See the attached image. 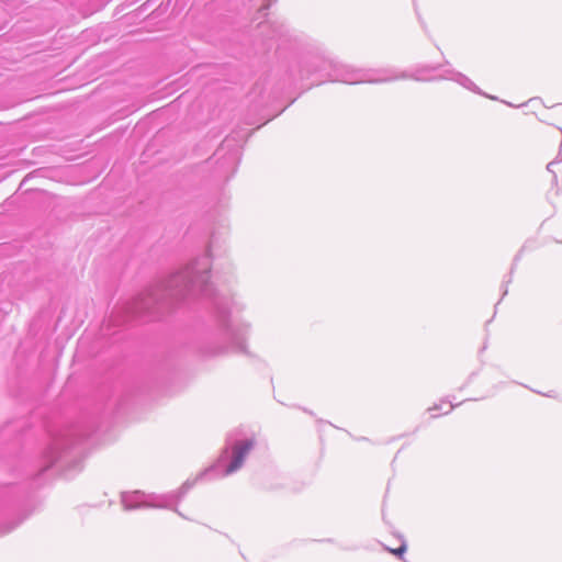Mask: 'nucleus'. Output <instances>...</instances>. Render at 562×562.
<instances>
[{
	"label": "nucleus",
	"instance_id": "obj_1",
	"mask_svg": "<svg viewBox=\"0 0 562 562\" xmlns=\"http://www.w3.org/2000/svg\"><path fill=\"white\" fill-rule=\"evenodd\" d=\"M254 446V442L251 440H247L244 442L236 443L233 448V461L226 469V474H231L238 470L245 460V457L249 453Z\"/></svg>",
	"mask_w": 562,
	"mask_h": 562
},
{
	"label": "nucleus",
	"instance_id": "obj_2",
	"mask_svg": "<svg viewBox=\"0 0 562 562\" xmlns=\"http://www.w3.org/2000/svg\"><path fill=\"white\" fill-rule=\"evenodd\" d=\"M387 550L397 557H402L403 553L406 551V546L402 543L398 548H389Z\"/></svg>",
	"mask_w": 562,
	"mask_h": 562
},
{
	"label": "nucleus",
	"instance_id": "obj_3",
	"mask_svg": "<svg viewBox=\"0 0 562 562\" xmlns=\"http://www.w3.org/2000/svg\"><path fill=\"white\" fill-rule=\"evenodd\" d=\"M145 295H146V292L140 293L139 299L144 300V297H143V296H145Z\"/></svg>",
	"mask_w": 562,
	"mask_h": 562
}]
</instances>
